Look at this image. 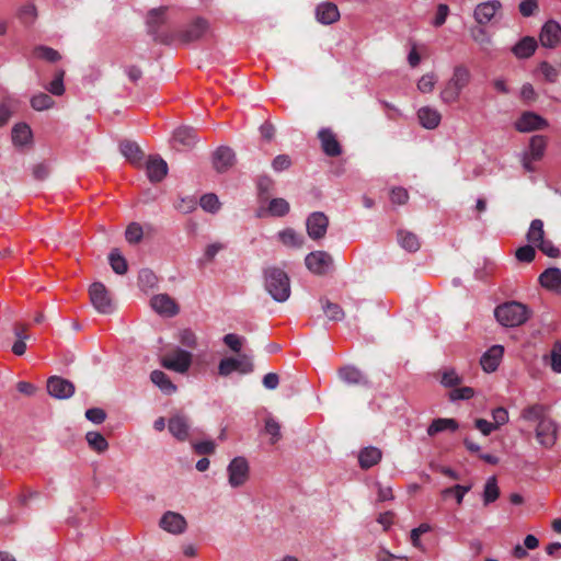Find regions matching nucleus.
Here are the masks:
<instances>
[{"instance_id": "f257e3e1", "label": "nucleus", "mask_w": 561, "mask_h": 561, "mask_svg": "<svg viewBox=\"0 0 561 561\" xmlns=\"http://www.w3.org/2000/svg\"><path fill=\"white\" fill-rule=\"evenodd\" d=\"M264 287L277 302H285L290 297V280L287 273L276 266L264 270Z\"/></svg>"}, {"instance_id": "f03ea898", "label": "nucleus", "mask_w": 561, "mask_h": 561, "mask_svg": "<svg viewBox=\"0 0 561 561\" xmlns=\"http://www.w3.org/2000/svg\"><path fill=\"white\" fill-rule=\"evenodd\" d=\"M470 70L458 65L454 67L453 75L440 90L439 99L446 105H451L459 101L462 90L470 83Z\"/></svg>"}, {"instance_id": "7ed1b4c3", "label": "nucleus", "mask_w": 561, "mask_h": 561, "mask_svg": "<svg viewBox=\"0 0 561 561\" xmlns=\"http://www.w3.org/2000/svg\"><path fill=\"white\" fill-rule=\"evenodd\" d=\"M494 316L502 325L514 328L524 324L529 319L530 311L522 302L508 301L497 306Z\"/></svg>"}, {"instance_id": "20e7f679", "label": "nucleus", "mask_w": 561, "mask_h": 561, "mask_svg": "<svg viewBox=\"0 0 561 561\" xmlns=\"http://www.w3.org/2000/svg\"><path fill=\"white\" fill-rule=\"evenodd\" d=\"M547 137L535 135L530 138L528 148L522 154V164L527 172H535V162L540 161L547 149Z\"/></svg>"}, {"instance_id": "39448f33", "label": "nucleus", "mask_w": 561, "mask_h": 561, "mask_svg": "<svg viewBox=\"0 0 561 561\" xmlns=\"http://www.w3.org/2000/svg\"><path fill=\"white\" fill-rule=\"evenodd\" d=\"M254 370L252 357L242 354L239 357H225L219 362L218 374L222 377H227L234 371L242 375L251 374Z\"/></svg>"}, {"instance_id": "423d86ee", "label": "nucleus", "mask_w": 561, "mask_h": 561, "mask_svg": "<svg viewBox=\"0 0 561 561\" xmlns=\"http://www.w3.org/2000/svg\"><path fill=\"white\" fill-rule=\"evenodd\" d=\"M228 482L232 488L243 485L250 476V466L242 456L234 457L227 467Z\"/></svg>"}, {"instance_id": "0eeeda50", "label": "nucleus", "mask_w": 561, "mask_h": 561, "mask_svg": "<svg viewBox=\"0 0 561 561\" xmlns=\"http://www.w3.org/2000/svg\"><path fill=\"white\" fill-rule=\"evenodd\" d=\"M161 365L179 374H185L192 365V354L185 350L176 348L173 353L163 356Z\"/></svg>"}, {"instance_id": "6e6552de", "label": "nucleus", "mask_w": 561, "mask_h": 561, "mask_svg": "<svg viewBox=\"0 0 561 561\" xmlns=\"http://www.w3.org/2000/svg\"><path fill=\"white\" fill-rule=\"evenodd\" d=\"M306 267L314 275H324L333 267V257L325 251H313L305 257Z\"/></svg>"}, {"instance_id": "1a4fd4ad", "label": "nucleus", "mask_w": 561, "mask_h": 561, "mask_svg": "<svg viewBox=\"0 0 561 561\" xmlns=\"http://www.w3.org/2000/svg\"><path fill=\"white\" fill-rule=\"evenodd\" d=\"M209 31V23L203 18H196L178 33V38L183 44H188L203 38Z\"/></svg>"}, {"instance_id": "9d476101", "label": "nucleus", "mask_w": 561, "mask_h": 561, "mask_svg": "<svg viewBox=\"0 0 561 561\" xmlns=\"http://www.w3.org/2000/svg\"><path fill=\"white\" fill-rule=\"evenodd\" d=\"M536 438L542 447H553L558 439V424L550 417L541 420L536 426Z\"/></svg>"}, {"instance_id": "9b49d317", "label": "nucleus", "mask_w": 561, "mask_h": 561, "mask_svg": "<svg viewBox=\"0 0 561 561\" xmlns=\"http://www.w3.org/2000/svg\"><path fill=\"white\" fill-rule=\"evenodd\" d=\"M328 227L329 218L322 211H313L307 217V233L312 240H320L324 238Z\"/></svg>"}, {"instance_id": "f8f14e48", "label": "nucleus", "mask_w": 561, "mask_h": 561, "mask_svg": "<svg viewBox=\"0 0 561 561\" xmlns=\"http://www.w3.org/2000/svg\"><path fill=\"white\" fill-rule=\"evenodd\" d=\"M90 299L93 307L101 313L112 311V302L105 286L102 283H93L90 286Z\"/></svg>"}, {"instance_id": "ddd939ff", "label": "nucleus", "mask_w": 561, "mask_h": 561, "mask_svg": "<svg viewBox=\"0 0 561 561\" xmlns=\"http://www.w3.org/2000/svg\"><path fill=\"white\" fill-rule=\"evenodd\" d=\"M548 121L534 112H525L515 122V128L520 133L541 130L548 127Z\"/></svg>"}, {"instance_id": "4468645a", "label": "nucleus", "mask_w": 561, "mask_h": 561, "mask_svg": "<svg viewBox=\"0 0 561 561\" xmlns=\"http://www.w3.org/2000/svg\"><path fill=\"white\" fill-rule=\"evenodd\" d=\"M540 44L546 48H556L561 43V25L554 21H547L539 34Z\"/></svg>"}, {"instance_id": "2eb2a0df", "label": "nucleus", "mask_w": 561, "mask_h": 561, "mask_svg": "<svg viewBox=\"0 0 561 561\" xmlns=\"http://www.w3.org/2000/svg\"><path fill=\"white\" fill-rule=\"evenodd\" d=\"M47 391L56 399H68L75 393V386L65 378L53 376L47 380Z\"/></svg>"}, {"instance_id": "dca6fc26", "label": "nucleus", "mask_w": 561, "mask_h": 561, "mask_svg": "<svg viewBox=\"0 0 561 561\" xmlns=\"http://www.w3.org/2000/svg\"><path fill=\"white\" fill-rule=\"evenodd\" d=\"M160 527L170 534L180 535L185 531L187 523L180 513L168 511L160 519Z\"/></svg>"}, {"instance_id": "f3484780", "label": "nucleus", "mask_w": 561, "mask_h": 561, "mask_svg": "<svg viewBox=\"0 0 561 561\" xmlns=\"http://www.w3.org/2000/svg\"><path fill=\"white\" fill-rule=\"evenodd\" d=\"M150 306L157 313L163 317H174L180 310L174 299L167 294L153 296L150 300Z\"/></svg>"}, {"instance_id": "a211bd4d", "label": "nucleus", "mask_w": 561, "mask_h": 561, "mask_svg": "<svg viewBox=\"0 0 561 561\" xmlns=\"http://www.w3.org/2000/svg\"><path fill=\"white\" fill-rule=\"evenodd\" d=\"M502 3L499 0H490L479 3L473 11V18L480 25L488 24L501 10Z\"/></svg>"}, {"instance_id": "6ab92c4d", "label": "nucleus", "mask_w": 561, "mask_h": 561, "mask_svg": "<svg viewBox=\"0 0 561 561\" xmlns=\"http://www.w3.org/2000/svg\"><path fill=\"white\" fill-rule=\"evenodd\" d=\"M504 347L502 345L491 346L480 358V365L485 373L495 371L503 358Z\"/></svg>"}, {"instance_id": "aec40b11", "label": "nucleus", "mask_w": 561, "mask_h": 561, "mask_svg": "<svg viewBox=\"0 0 561 561\" xmlns=\"http://www.w3.org/2000/svg\"><path fill=\"white\" fill-rule=\"evenodd\" d=\"M190 428L188 417L183 414H175L169 419L168 430L180 442L188 438Z\"/></svg>"}, {"instance_id": "412c9836", "label": "nucleus", "mask_w": 561, "mask_h": 561, "mask_svg": "<svg viewBox=\"0 0 561 561\" xmlns=\"http://www.w3.org/2000/svg\"><path fill=\"white\" fill-rule=\"evenodd\" d=\"M318 138L320 139L322 150L327 156L337 157L341 154V145L330 128H321L318 131Z\"/></svg>"}, {"instance_id": "4be33fe9", "label": "nucleus", "mask_w": 561, "mask_h": 561, "mask_svg": "<svg viewBox=\"0 0 561 561\" xmlns=\"http://www.w3.org/2000/svg\"><path fill=\"white\" fill-rule=\"evenodd\" d=\"M196 142L197 134L192 127H180L173 134V144L178 150L192 148Z\"/></svg>"}, {"instance_id": "5701e85b", "label": "nucleus", "mask_w": 561, "mask_h": 561, "mask_svg": "<svg viewBox=\"0 0 561 561\" xmlns=\"http://www.w3.org/2000/svg\"><path fill=\"white\" fill-rule=\"evenodd\" d=\"M147 176L152 183L161 182L168 173V164L160 157H150L146 164Z\"/></svg>"}, {"instance_id": "b1692460", "label": "nucleus", "mask_w": 561, "mask_h": 561, "mask_svg": "<svg viewBox=\"0 0 561 561\" xmlns=\"http://www.w3.org/2000/svg\"><path fill=\"white\" fill-rule=\"evenodd\" d=\"M540 285L556 294H561V270L558 267H549L539 276Z\"/></svg>"}, {"instance_id": "393cba45", "label": "nucleus", "mask_w": 561, "mask_h": 561, "mask_svg": "<svg viewBox=\"0 0 561 561\" xmlns=\"http://www.w3.org/2000/svg\"><path fill=\"white\" fill-rule=\"evenodd\" d=\"M233 150L225 146L219 147L213 156V163L218 172L227 171L233 164Z\"/></svg>"}, {"instance_id": "a878e982", "label": "nucleus", "mask_w": 561, "mask_h": 561, "mask_svg": "<svg viewBox=\"0 0 561 561\" xmlns=\"http://www.w3.org/2000/svg\"><path fill=\"white\" fill-rule=\"evenodd\" d=\"M316 18L318 22L329 25L340 19L337 7L332 2H322L316 8Z\"/></svg>"}, {"instance_id": "bb28decb", "label": "nucleus", "mask_w": 561, "mask_h": 561, "mask_svg": "<svg viewBox=\"0 0 561 561\" xmlns=\"http://www.w3.org/2000/svg\"><path fill=\"white\" fill-rule=\"evenodd\" d=\"M340 379L347 385H362L367 386L368 380L366 376L355 366L346 365L339 369Z\"/></svg>"}, {"instance_id": "cd10ccee", "label": "nucleus", "mask_w": 561, "mask_h": 561, "mask_svg": "<svg viewBox=\"0 0 561 561\" xmlns=\"http://www.w3.org/2000/svg\"><path fill=\"white\" fill-rule=\"evenodd\" d=\"M537 47L535 37L525 36L512 47V53L518 59H527L535 54Z\"/></svg>"}, {"instance_id": "c85d7f7f", "label": "nucleus", "mask_w": 561, "mask_h": 561, "mask_svg": "<svg viewBox=\"0 0 561 561\" xmlns=\"http://www.w3.org/2000/svg\"><path fill=\"white\" fill-rule=\"evenodd\" d=\"M417 118L424 128L434 129L439 125L442 115L433 107L423 106L417 111Z\"/></svg>"}, {"instance_id": "c756f323", "label": "nucleus", "mask_w": 561, "mask_h": 561, "mask_svg": "<svg viewBox=\"0 0 561 561\" xmlns=\"http://www.w3.org/2000/svg\"><path fill=\"white\" fill-rule=\"evenodd\" d=\"M165 12H167V8L161 7L158 9H152L148 13V18H147L148 32L151 35H153L156 39L162 41L158 35V31H159L160 26L165 22Z\"/></svg>"}, {"instance_id": "7c9ffc66", "label": "nucleus", "mask_w": 561, "mask_h": 561, "mask_svg": "<svg viewBox=\"0 0 561 561\" xmlns=\"http://www.w3.org/2000/svg\"><path fill=\"white\" fill-rule=\"evenodd\" d=\"M119 150L122 154L133 164L139 165L144 159V152L140 147L129 140H124L119 145Z\"/></svg>"}, {"instance_id": "2f4dec72", "label": "nucleus", "mask_w": 561, "mask_h": 561, "mask_svg": "<svg viewBox=\"0 0 561 561\" xmlns=\"http://www.w3.org/2000/svg\"><path fill=\"white\" fill-rule=\"evenodd\" d=\"M381 459V451L377 447H365L360 450L358 456L359 466L363 469H369L377 465Z\"/></svg>"}, {"instance_id": "473e14b6", "label": "nucleus", "mask_w": 561, "mask_h": 561, "mask_svg": "<svg viewBox=\"0 0 561 561\" xmlns=\"http://www.w3.org/2000/svg\"><path fill=\"white\" fill-rule=\"evenodd\" d=\"M547 417V408L540 403L528 405L520 412V419L527 422H537V424Z\"/></svg>"}, {"instance_id": "72a5a7b5", "label": "nucleus", "mask_w": 561, "mask_h": 561, "mask_svg": "<svg viewBox=\"0 0 561 561\" xmlns=\"http://www.w3.org/2000/svg\"><path fill=\"white\" fill-rule=\"evenodd\" d=\"M150 380L164 393L172 394L176 391V386L169 376L162 370H153L150 374Z\"/></svg>"}, {"instance_id": "f704fd0d", "label": "nucleus", "mask_w": 561, "mask_h": 561, "mask_svg": "<svg viewBox=\"0 0 561 561\" xmlns=\"http://www.w3.org/2000/svg\"><path fill=\"white\" fill-rule=\"evenodd\" d=\"M458 428V423L454 419H436L427 427L428 436H435L444 431L455 432Z\"/></svg>"}, {"instance_id": "c9c22d12", "label": "nucleus", "mask_w": 561, "mask_h": 561, "mask_svg": "<svg viewBox=\"0 0 561 561\" xmlns=\"http://www.w3.org/2000/svg\"><path fill=\"white\" fill-rule=\"evenodd\" d=\"M526 238L530 244L536 247L545 239L543 221L541 219H534L530 222Z\"/></svg>"}, {"instance_id": "e433bc0d", "label": "nucleus", "mask_w": 561, "mask_h": 561, "mask_svg": "<svg viewBox=\"0 0 561 561\" xmlns=\"http://www.w3.org/2000/svg\"><path fill=\"white\" fill-rule=\"evenodd\" d=\"M31 138L32 131L28 125L20 123L12 128V141L14 145L24 146L30 142Z\"/></svg>"}, {"instance_id": "4c0bfd02", "label": "nucleus", "mask_w": 561, "mask_h": 561, "mask_svg": "<svg viewBox=\"0 0 561 561\" xmlns=\"http://www.w3.org/2000/svg\"><path fill=\"white\" fill-rule=\"evenodd\" d=\"M398 242L409 252H415L420 249V241L417 236L410 231L400 230L398 232Z\"/></svg>"}, {"instance_id": "58836bf2", "label": "nucleus", "mask_w": 561, "mask_h": 561, "mask_svg": "<svg viewBox=\"0 0 561 561\" xmlns=\"http://www.w3.org/2000/svg\"><path fill=\"white\" fill-rule=\"evenodd\" d=\"M108 262L114 273L118 275H124L128 270L127 261L121 254L118 249H113L110 252Z\"/></svg>"}, {"instance_id": "ea45409f", "label": "nucleus", "mask_w": 561, "mask_h": 561, "mask_svg": "<svg viewBox=\"0 0 561 561\" xmlns=\"http://www.w3.org/2000/svg\"><path fill=\"white\" fill-rule=\"evenodd\" d=\"M85 439L90 448L99 454L104 453L108 448L106 438L99 432H88Z\"/></svg>"}, {"instance_id": "a19ab883", "label": "nucleus", "mask_w": 561, "mask_h": 561, "mask_svg": "<svg viewBox=\"0 0 561 561\" xmlns=\"http://www.w3.org/2000/svg\"><path fill=\"white\" fill-rule=\"evenodd\" d=\"M289 203L280 197L271 199L267 207L268 214L274 217H283L289 213Z\"/></svg>"}, {"instance_id": "79ce46f5", "label": "nucleus", "mask_w": 561, "mask_h": 561, "mask_svg": "<svg viewBox=\"0 0 561 561\" xmlns=\"http://www.w3.org/2000/svg\"><path fill=\"white\" fill-rule=\"evenodd\" d=\"M500 495V490L496 483L495 477H490L484 485L483 491V502L484 505H489L490 503H493L497 500Z\"/></svg>"}, {"instance_id": "37998d69", "label": "nucleus", "mask_w": 561, "mask_h": 561, "mask_svg": "<svg viewBox=\"0 0 561 561\" xmlns=\"http://www.w3.org/2000/svg\"><path fill=\"white\" fill-rule=\"evenodd\" d=\"M278 239L288 247L299 248L302 244V237L290 228L279 231Z\"/></svg>"}, {"instance_id": "c03bdc74", "label": "nucleus", "mask_w": 561, "mask_h": 561, "mask_svg": "<svg viewBox=\"0 0 561 561\" xmlns=\"http://www.w3.org/2000/svg\"><path fill=\"white\" fill-rule=\"evenodd\" d=\"M18 18L25 25L33 24L37 18L36 7L33 3L22 5L18 11Z\"/></svg>"}, {"instance_id": "a18cd8bd", "label": "nucleus", "mask_w": 561, "mask_h": 561, "mask_svg": "<svg viewBox=\"0 0 561 561\" xmlns=\"http://www.w3.org/2000/svg\"><path fill=\"white\" fill-rule=\"evenodd\" d=\"M322 309L329 320L340 321L344 318V311L337 304L322 300Z\"/></svg>"}, {"instance_id": "49530a36", "label": "nucleus", "mask_w": 561, "mask_h": 561, "mask_svg": "<svg viewBox=\"0 0 561 561\" xmlns=\"http://www.w3.org/2000/svg\"><path fill=\"white\" fill-rule=\"evenodd\" d=\"M201 207L208 213L215 214L220 208V202L216 194H204L199 199Z\"/></svg>"}, {"instance_id": "de8ad7c7", "label": "nucleus", "mask_w": 561, "mask_h": 561, "mask_svg": "<svg viewBox=\"0 0 561 561\" xmlns=\"http://www.w3.org/2000/svg\"><path fill=\"white\" fill-rule=\"evenodd\" d=\"M54 105V100L46 93H38L31 99V106L35 111H45Z\"/></svg>"}, {"instance_id": "09e8293b", "label": "nucleus", "mask_w": 561, "mask_h": 561, "mask_svg": "<svg viewBox=\"0 0 561 561\" xmlns=\"http://www.w3.org/2000/svg\"><path fill=\"white\" fill-rule=\"evenodd\" d=\"M226 249V244L222 242H214L206 247L203 257L198 261L199 264L211 262L216 255Z\"/></svg>"}, {"instance_id": "8fccbe9b", "label": "nucleus", "mask_w": 561, "mask_h": 561, "mask_svg": "<svg viewBox=\"0 0 561 561\" xmlns=\"http://www.w3.org/2000/svg\"><path fill=\"white\" fill-rule=\"evenodd\" d=\"M462 378L456 373L455 369H445L442 374L440 383L446 388H451L460 385Z\"/></svg>"}, {"instance_id": "3c124183", "label": "nucleus", "mask_w": 561, "mask_h": 561, "mask_svg": "<svg viewBox=\"0 0 561 561\" xmlns=\"http://www.w3.org/2000/svg\"><path fill=\"white\" fill-rule=\"evenodd\" d=\"M265 433L271 436V443L275 444L280 439V425L272 416L265 420Z\"/></svg>"}, {"instance_id": "603ef678", "label": "nucleus", "mask_w": 561, "mask_h": 561, "mask_svg": "<svg viewBox=\"0 0 561 561\" xmlns=\"http://www.w3.org/2000/svg\"><path fill=\"white\" fill-rule=\"evenodd\" d=\"M35 55L38 58L45 59L50 62L58 61L61 58L60 54L56 49L43 45L37 46L35 48Z\"/></svg>"}, {"instance_id": "864d4df0", "label": "nucleus", "mask_w": 561, "mask_h": 561, "mask_svg": "<svg viewBox=\"0 0 561 561\" xmlns=\"http://www.w3.org/2000/svg\"><path fill=\"white\" fill-rule=\"evenodd\" d=\"M437 78L435 73H425L417 81V89L422 93H431L434 90Z\"/></svg>"}, {"instance_id": "5fc2aeb1", "label": "nucleus", "mask_w": 561, "mask_h": 561, "mask_svg": "<svg viewBox=\"0 0 561 561\" xmlns=\"http://www.w3.org/2000/svg\"><path fill=\"white\" fill-rule=\"evenodd\" d=\"M224 343L234 353H240L245 337L234 333H228L222 339Z\"/></svg>"}, {"instance_id": "6e6d98bb", "label": "nucleus", "mask_w": 561, "mask_h": 561, "mask_svg": "<svg viewBox=\"0 0 561 561\" xmlns=\"http://www.w3.org/2000/svg\"><path fill=\"white\" fill-rule=\"evenodd\" d=\"M550 367L557 373L561 374V342L557 341L553 343L550 352Z\"/></svg>"}, {"instance_id": "4d7b16f0", "label": "nucleus", "mask_w": 561, "mask_h": 561, "mask_svg": "<svg viewBox=\"0 0 561 561\" xmlns=\"http://www.w3.org/2000/svg\"><path fill=\"white\" fill-rule=\"evenodd\" d=\"M144 236L142 227L137 222H131L126 231L125 237L129 243H138Z\"/></svg>"}, {"instance_id": "13d9d810", "label": "nucleus", "mask_w": 561, "mask_h": 561, "mask_svg": "<svg viewBox=\"0 0 561 561\" xmlns=\"http://www.w3.org/2000/svg\"><path fill=\"white\" fill-rule=\"evenodd\" d=\"M515 256L519 262L530 263L536 256L535 248L531 244L523 245L516 250Z\"/></svg>"}, {"instance_id": "bf43d9fd", "label": "nucleus", "mask_w": 561, "mask_h": 561, "mask_svg": "<svg viewBox=\"0 0 561 561\" xmlns=\"http://www.w3.org/2000/svg\"><path fill=\"white\" fill-rule=\"evenodd\" d=\"M539 70L542 73L545 80L550 83H554L559 77V70L547 61H542L539 65Z\"/></svg>"}, {"instance_id": "052dcab7", "label": "nucleus", "mask_w": 561, "mask_h": 561, "mask_svg": "<svg viewBox=\"0 0 561 561\" xmlns=\"http://www.w3.org/2000/svg\"><path fill=\"white\" fill-rule=\"evenodd\" d=\"M64 75L65 72L62 70H60L56 76L55 78L53 79V81L49 83V85L47 87L48 91L54 94V95H61L64 94L65 92V87H64Z\"/></svg>"}, {"instance_id": "680f3d73", "label": "nucleus", "mask_w": 561, "mask_h": 561, "mask_svg": "<svg viewBox=\"0 0 561 561\" xmlns=\"http://www.w3.org/2000/svg\"><path fill=\"white\" fill-rule=\"evenodd\" d=\"M492 419L493 425H496V430H499L501 426L505 425L508 422V412L503 407L495 408L492 410Z\"/></svg>"}, {"instance_id": "e2e57ef3", "label": "nucleus", "mask_w": 561, "mask_h": 561, "mask_svg": "<svg viewBox=\"0 0 561 561\" xmlns=\"http://www.w3.org/2000/svg\"><path fill=\"white\" fill-rule=\"evenodd\" d=\"M474 396V390L471 387L455 388L450 391L449 398L451 401L468 400Z\"/></svg>"}, {"instance_id": "0e129e2a", "label": "nucleus", "mask_w": 561, "mask_h": 561, "mask_svg": "<svg viewBox=\"0 0 561 561\" xmlns=\"http://www.w3.org/2000/svg\"><path fill=\"white\" fill-rule=\"evenodd\" d=\"M193 449L198 455H211L216 450V444L213 440H202L193 444Z\"/></svg>"}, {"instance_id": "69168bd1", "label": "nucleus", "mask_w": 561, "mask_h": 561, "mask_svg": "<svg viewBox=\"0 0 561 561\" xmlns=\"http://www.w3.org/2000/svg\"><path fill=\"white\" fill-rule=\"evenodd\" d=\"M85 417L94 424H102L106 419V413L101 408H91L85 411Z\"/></svg>"}, {"instance_id": "338daca9", "label": "nucleus", "mask_w": 561, "mask_h": 561, "mask_svg": "<svg viewBox=\"0 0 561 561\" xmlns=\"http://www.w3.org/2000/svg\"><path fill=\"white\" fill-rule=\"evenodd\" d=\"M470 35L474 42L480 45H489L491 44V37L488 32L483 27H472L470 30Z\"/></svg>"}, {"instance_id": "774afa93", "label": "nucleus", "mask_w": 561, "mask_h": 561, "mask_svg": "<svg viewBox=\"0 0 561 561\" xmlns=\"http://www.w3.org/2000/svg\"><path fill=\"white\" fill-rule=\"evenodd\" d=\"M180 342L184 346L194 348L197 344V337L191 329H184L180 332Z\"/></svg>"}]
</instances>
